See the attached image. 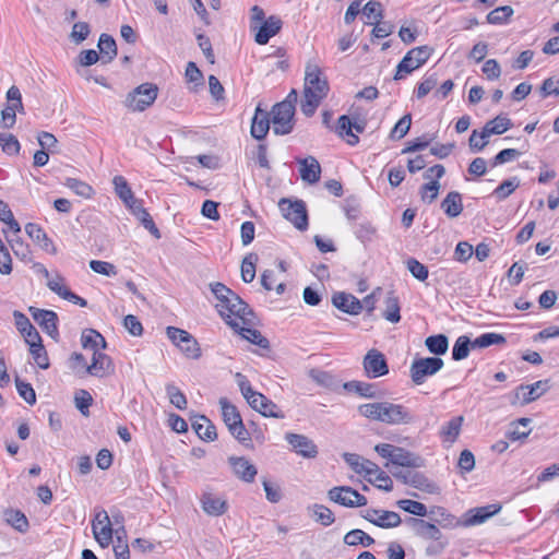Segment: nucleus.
Returning a JSON list of instances; mask_svg holds the SVG:
<instances>
[{
  "instance_id": "1",
  "label": "nucleus",
  "mask_w": 559,
  "mask_h": 559,
  "mask_svg": "<svg viewBox=\"0 0 559 559\" xmlns=\"http://www.w3.org/2000/svg\"><path fill=\"white\" fill-rule=\"evenodd\" d=\"M211 292L217 299L216 308L225 322L236 329L239 326V321L243 325L254 324V313L237 294L228 288L223 283L216 282L210 284Z\"/></svg>"
},
{
  "instance_id": "2",
  "label": "nucleus",
  "mask_w": 559,
  "mask_h": 559,
  "mask_svg": "<svg viewBox=\"0 0 559 559\" xmlns=\"http://www.w3.org/2000/svg\"><path fill=\"white\" fill-rule=\"evenodd\" d=\"M329 92V83L316 63L308 62L305 70L304 99L301 111L311 117Z\"/></svg>"
},
{
  "instance_id": "3",
  "label": "nucleus",
  "mask_w": 559,
  "mask_h": 559,
  "mask_svg": "<svg viewBox=\"0 0 559 559\" xmlns=\"http://www.w3.org/2000/svg\"><path fill=\"white\" fill-rule=\"evenodd\" d=\"M358 412L366 418L386 425H408L414 421V415L407 407L391 402L362 404Z\"/></svg>"
},
{
  "instance_id": "4",
  "label": "nucleus",
  "mask_w": 559,
  "mask_h": 559,
  "mask_svg": "<svg viewBox=\"0 0 559 559\" xmlns=\"http://www.w3.org/2000/svg\"><path fill=\"white\" fill-rule=\"evenodd\" d=\"M235 377L242 396L254 411L259 412L264 417H285V415L280 411L278 406L274 402H272L262 393L257 392L252 389L246 376H243L240 372H237Z\"/></svg>"
},
{
  "instance_id": "5",
  "label": "nucleus",
  "mask_w": 559,
  "mask_h": 559,
  "mask_svg": "<svg viewBox=\"0 0 559 559\" xmlns=\"http://www.w3.org/2000/svg\"><path fill=\"white\" fill-rule=\"evenodd\" d=\"M222 408V417L228 431L236 438L240 443L248 445L246 442L250 441V435L248 429L245 427L242 418L237 407L230 404L227 399L222 397L219 400Z\"/></svg>"
},
{
  "instance_id": "6",
  "label": "nucleus",
  "mask_w": 559,
  "mask_h": 559,
  "mask_svg": "<svg viewBox=\"0 0 559 559\" xmlns=\"http://www.w3.org/2000/svg\"><path fill=\"white\" fill-rule=\"evenodd\" d=\"M157 94L158 87L155 84L143 83L127 95L124 106L132 111H144L154 104Z\"/></svg>"
},
{
  "instance_id": "7",
  "label": "nucleus",
  "mask_w": 559,
  "mask_h": 559,
  "mask_svg": "<svg viewBox=\"0 0 559 559\" xmlns=\"http://www.w3.org/2000/svg\"><path fill=\"white\" fill-rule=\"evenodd\" d=\"M272 129L277 135L289 134L294 129L295 106L292 100H283L272 108Z\"/></svg>"
},
{
  "instance_id": "8",
  "label": "nucleus",
  "mask_w": 559,
  "mask_h": 559,
  "mask_svg": "<svg viewBox=\"0 0 559 559\" xmlns=\"http://www.w3.org/2000/svg\"><path fill=\"white\" fill-rule=\"evenodd\" d=\"M432 49L429 46H419L411 49L396 67L394 80L399 81L411 74L427 62Z\"/></svg>"
},
{
  "instance_id": "9",
  "label": "nucleus",
  "mask_w": 559,
  "mask_h": 559,
  "mask_svg": "<svg viewBox=\"0 0 559 559\" xmlns=\"http://www.w3.org/2000/svg\"><path fill=\"white\" fill-rule=\"evenodd\" d=\"M443 365L444 362L440 357L416 358L409 368L411 379L415 384L420 385L426 381L427 377L439 372Z\"/></svg>"
},
{
  "instance_id": "10",
  "label": "nucleus",
  "mask_w": 559,
  "mask_h": 559,
  "mask_svg": "<svg viewBox=\"0 0 559 559\" xmlns=\"http://www.w3.org/2000/svg\"><path fill=\"white\" fill-rule=\"evenodd\" d=\"M166 334L188 358L197 359L201 356L199 344L189 332L179 328L167 326Z\"/></svg>"
},
{
  "instance_id": "11",
  "label": "nucleus",
  "mask_w": 559,
  "mask_h": 559,
  "mask_svg": "<svg viewBox=\"0 0 559 559\" xmlns=\"http://www.w3.org/2000/svg\"><path fill=\"white\" fill-rule=\"evenodd\" d=\"M283 216L292 222L299 230L308 227V214L304 201H289L282 199L278 203Z\"/></svg>"
},
{
  "instance_id": "12",
  "label": "nucleus",
  "mask_w": 559,
  "mask_h": 559,
  "mask_svg": "<svg viewBox=\"0 0 559 559\" xmlns=\"http://www.w3.org/2000/svg\"><path fill=\"white\" fill-rule=\"evenodd\" d=\"M362 368L368 379H377L389 373V365L384 354L376 348L367 352L362 359Z\"/></svg>"
},
{
  "instance_id": "13",
  "label": "nucleus",
  "mask_w": 559,
  "mask_h": 559,
  "mask_svg": "<svg viewBox=\"0 0 559 559\" xmlns=\"http://www.w3.org/2000/svg\"><path fill=\"white\" fill-rule=\"evenodd\" d=\"M328 497L331 501L347 508L367 504V498L349 486L333 487L329 490Z\"/></svg>"
},
{
  "instance_id": "14",
  "label": "nucleus",
  "mask_w": 559,
  "mask_h": 559,
  "mask_svg": "<svg viewBox=\"0 0 559 559\" xmlns=\"http://www.w3.org/2000/svg\"><path fill=\"white\" fill-rule=\"evenodd\" d=\"M392 475L402 480L404 484L409 485L416 489L423 490L427 493H435L438 487L435 483L430 481L424 474L413 471H402L397 468L391 469Z\"/></svg>"
},
{
  "instance_id": "15",
  "label": "nucleus",
  "mask_w": 559,
  "mask_h": 559,
  "mask_svg": "<svg viewBox=\"0 0 559 559\" xmlns=\"http://www.w3.org/2000/svg\"><path fill=\"white\" fill-rule=\"evenodd\" d=\"M365 128L366 121L364 119L354 118L352 120L348 116L343 115L337 120L335 132L343 139L347 138V143L354 146L359 142V138L353 132V130L357 133H362Z\"/></svg>"
},
{
  "instance_id": "16",
  "label": "nucleus",
  "mask_w": 559,
  "mask_h": 559,
  "mask_svg": "<svg viewBox=\"0 0 559 559\" xmlns=\"http://www.w3.org/2000/svg\"><path fill=\"white\" fill-rule=\"evenodd\" d=\"M28 311L35 322L46 332L50 337L57 340L59 336L58 330V316L52 310H45L35 307H29Z\"/></svg>"
},
{
  "instance_id": "17",
  "label": "nucleus",
  "mask_w": 559,
  "mask_h": 559,
  "mask_svg": "<svg viewBox=\"0 0 559 559\" xmlns=\"http://www.w3.org/2000/svg\"><path fill=\"white\" fill-rule=\"evenodd\" d=\"M93 535L96 542L102 547H107L112 540V527L105 510H100L96 513L92 522Z\"/></svg>"
},
{
  "instance_id": "18",
  "label": "nucleus",
  "mask_w": 559,
  "mask_h": 559,
  "mask_svg": "<svg viewBox=\"0 0 559 559\" xmlns=\"http://www.w3.org/2000/svg\"><path fill=\"white\" fill-rule=\"evenodd\" d=\"M549 380H539L532 384H521L516 388V399L521 400L523 405L530 404L549 390Z\"/></svg>"
},
{
  "instance_id": "19",
  "label": "nucleus",
  "mask_w": 559,
  "mask_h": 559,
  "mask_svg": "<svg viewBox=\"0 0 559 559\" xmlns=\"http://www.w3.org/2000/svg\"><path fill=\"white\" fill-rule=\"evenodd\" d=\"M285 439L297 454L307 459H313L317 456L318 448L307 436L288 432L285 435Z\"/></svg>"
},
{
  "instance_id": "20",
  "label": "nucleus",
  "mask_w": 559,
  "mask_h": 559,
  "mask_svg": "<svg viewBox=\"0 0 559 559\" xmlns=\"http://www.w3.org/2000/svg\"><path fill=\"white\" fill-rule=\"evenodd\" d=\"M405 523L420 538L429 540H439L441 538L440 530L432 523L418 518H407Z\"/></svg>"
},
{
  "instance_id": "21",
  "label": "nucleus",
  "mask_w": 559,
  "mask_h": 559,
  "mask_svg": "<svg viewBox=\"0 0 559 559\" xmlns=\"http://www.w3.org/2000/svg\"><path fill=\"white\" fill-rule=\"evenodd\" d=\"M228 462L234 474L246 483H252L258 474L257 467L245 456H230Z\"/></svg>"
},
{
  "instance_id": "22",
  "label": "nucleus",
  "mask_w": 559,
  "mask_h": 559,
  "mask_svg": "<svg viewBox=\"0 0 559 559\" xmlns=\"http://www.w3.org/2000/svg\"><path fill=\"white\" fill-rule=\"evenodd\" d=\"M282 25L283 22L278 16H269L259 27H257L254 40L259 45H266L270 38L281 31Z\"/></svg>"
},
{
  "instance_id": "23",
  "label": "nucleus",
  "mask_w": 559,
  "mask_h": 559,
  "mask_svg": "<svg viewBox=\"0 0 559 559\" xmlns=\"http://www.w3.org/2000/svg\"><path fill=\"white\" fill-rule=\"evenodd\" d=\"M201 507L210 516H221L228 510L227 501L212 492L203 493L201 498Z\"/></svg>"
},
{
  "instance_id": "24",
  "label": "nucleus",
  "mask_w": 559,
  "mask_h": 559,
  "mask_svg": "<svg viewBox=\"0 0 559 559\" xmlns=\"http://www.w3.org/2000/svg\"><path fill=\"white\" fill-rule=\"evenodd\" d=\"M332 304L337 309L348 314H358L362 310V304L352 294L336 293L332 297Z\"/></svg>"
},
{
  "instance_id": "25",
  "label": "nucleus",
  "mask_w": 559,
  "mask_h": 559,
  "mask_svg": "<svg viewBox=\"0 0 559 559\" xmlns=\"http://www.w3.org/2000/svg\"><path fill=\"white\" fill-rule=\"evenodd\" d=\"M114 371V365L111 358L99 352L93 353L92 364L86 367V373L94 377H104Z\"/></svg>"
},
{
  "instance_id": "26",
  "label": "nucleus",
  "mask_w": 559,
  "mask_h": 559,
  "mask_svg": "<svg viewBox=\"0 0 559 559\" xmlns=\"http://www.w3.org/2000/svg\"><path fill=\"white\" fill-rule=\"evenodd\" d=\"M25 231L28 237L37 243L43 250L50 254H56L57 249L52 240L47 236L45 230L37 224L28 223L25 225Z\"/></svg>"
},
{
  "instance_id": "27",
  "label": "nucleus",
  "mask_w": 559,
  "mask_h": 559,
  "mask_svg": "<svg viewBox=\"0 0 559 559\" xmlns=\"http://www.w3.org/2000/svg\"><path fill=\"white\" fill-rule=\"evenodd\" d=\"M300 165V177L304 181L313 185L320 180L321 166L313 156L297 159Z\"/></svg>"
},
{
  "instance_id": "28",
  "label": "nucleus",
  "mask_w": 559,
  "mask_h": 559,
  "mask_svg": "<svg viewBox=\"0 0 559 559\" xmlns=\"http://www.w3.org/2000/svg\"><path fill=\"white\" fill-rule=\"evenodd\" d=\"M192 428L200 439L204 441H214L217 438L214 424L204 415H194L191 417Z\"/></svg>"
},
{
  "instance_id": "29",
  "label": "nucleus",
  "mask_w": 559,
  "mask_h": 559,
  "mask_svg": "<svg viewBox=\"0 0 559 559\" xmlns=\"http://www.w3.org/2000/svg\"><path fill=\"white\" fill-rule=\"evenodd\" d=\"M392 465L419 468L425 465V460L411 451L396 447L393 454Z\"/></svg>"
},
{
  "instance_id": "30",
  "label": "nucleus",
  "mask_w": 559,
  "mask_h": 559,
  "mask_svg": "<svg viewBox=\"0 0 559 559\" xmlns=\"http://www.w3.org/2000/svg\"><path fill=\"white\" fill-rule=\"evenodd\" d=\"M343 459L357 474H364L367 477L372 476L373 472H378V465L376 463L365 460L358 454L344 453Z\"/></svg>"
},
{
  "instance_id": "31",
  "label": "nucleus",
  "mask_w": 559,
  "mask_h": 559,
  "mask_svg": "<svg viewBox=\"0 0 559 559\" xmlns=\"http://www.w3.org/2000/svg\"><path fill=\"white\" fill-rule=\"evenodd\" d=\"M270 114L259 106L255 109L251 123V135L257 140H263L270 130Z\"/></svg>"
},
{
  "instance_id": "32",
  "label": "nucleus",
  "mask_w": 559,
  "mask_h": 559,
  "mask_svg": "<svg viewBox=\"0 0 559 559\" xmlns=\"http://www.w3.org/2000/svg\"><path fill=\"white\" fill-rule=\"evenodd\" d=\"M500 510V504H488L473 509L468 512L471 515L465 520V525L473 526L481 524L492 515L497 514Z\"/></svg>"
},
{
  "instance_id": "33",
  "label": "nucleus",
  "mask_w": 559,
  "mask_h": 559,
  "mask_svg": "<svg viewBox=\"0 0 559 559\" xmlns=\"http://www.w3.org/2000/svg\"><path fill=\"white\" fill-rule=\"evenodd\" d=\"M512 126L511 119L503 116H497L489 120L483 128L479 138L487 139L492 134H502L508 131Z\"/></svg>"
},
{
  "instance_id": "34",
  "label": "nucleus",
  "mask_w": 559,
  "mask_h": 559,
  "mask_svg": "<svg viewBox=\"0 0 559 559\" xmlns=\"http://www.w3.org/2000/svg\"><path fill=\"white\" fill-rule=\"evenodd\" d=\"M441 209L443 210L444 214L450 217L454 218L457 217L462 211H463V202H462V195L457 191H451L449 192L443 201L441 202Z\"/></svg>"
},
{
  "instance_id": "35",
  "label": "nucleus",
  "mask_w": 559,
  "mask_h": 559,
  "mask_svg": "<svg viewBox=\"0 0 559 559\" xmlns=\"http://www.w3.org/2000/svg\"><path fill=\"white\" fill-rule=\"evenodd\" d=\"M239 326L234 329L235 331L239 332L240 335L246 338L247 341H249L250 343L259 346L260 348H263V349H269L270 348V342L266 337H264L260 331L255 330V329H251L250 326L251 325H243L241 323V321H239Z\"/></svg>"
},
{
  "instance_id": "36",
  "label": "nucleus",
  "mask_w": 559,
  "mask_h": 559,
  "mask_svg": "<svg viewBox=\"0 0 559 559\" xmlns=\"http://www.w3.org/2000/svg\"><path fill=\"white\" fill-rule=\"evenodd\" d=\"M97 47L104 63L111 62L117 56V44L112 36L103 33L99 36Z\"/></svg>"
},
{
  "instance_id": "37",
  "label": "nucleus",
  "mask_w": 559,
  "mask_h": 559,
  "mask_svg": "<svg viewBox=\"0 0 559 559\" xmlns=\"http://www.w3.org/2000/svg\"><path fill=\"white\" fill-rule=\"evenodd\" d=\"M384 310H383V318L388 320L391 323H397L401 320V307H400V300L394 295L393 292L388 293L385 299H384Z\"/></svg>"
},
{
  "instance_id": "38",
  "label": "nucleus",
  "mask_w": 559,
  "mask_h": 559,
  "mask_svg": "<svg viewBox=\"0 0 559 559\" xmlns=\"http://www.w3.org/2000/svg\"><path fill=\"white\" fill-rule=\"evenodd\" d=\"M343 388L348 391L358 394L361 397L373 399L377 396L376 385L364 381H348L343 384Z\"/></svg>"
},
{
  "instance_id": "39",
  "label": "nucleus",
  "mask_w": 559,
  "mask_h": 559,
  "mask_svg": "<svg viewBox=\"0 0 559 559\" xmlns=\"http://www.w3.org/2000/svg\"><path fill=\"white\" fill-rule=\"evenodd\" d=\"M425 345L431 354L440 356L448 352L449 340L444 334L431 335L425 340Z\"/></svg>"
},
{
  "instance_id": "40",
  "label": "nucleus",
  "mask_w": 559,
  "mask_h": 559,
  "mask_svg": "<svg viewBox=\"0 0 559 559\" xmlns=\"http://www.w3.org/2000/svg\"><path fill=\"white\" fill-rule=\"evenodd\" d=\"M463 420V416H456L442 426L440 435L444 441L452 443L456 440L460 435Z\"/></svg>"
},
{
  "instance_id": "41",
  "label": "nucleus",
  "mask_w": 559,
  "mask_h": 559,
  "mask_svg": "<svg viewBox=\"0 0 559 559\" xmlns=\"http://www.w3.org/2000/svg\"><path fill=\"white\" fill-rule=\"evenodd\" d=\"M402 520L399 513L394 511L379 510L373 524L382 528H393L401 524Z\"/></svg>"
},
{
  "instance_id": "42",
  "label": "nucleus",
  "mask_w": 559,
  "mask_h": 559,
  "mask_svg": "<svg viewBox=\"0 0 559 559\" xmlns=\"http://www.w3.org/2000/svg\"><path fill=\"white\" fill-rule=\"evenodd\" d=\"M344 543L348 546L362 545L364 547H369L374 543V539L364 531L356 528L344 536Z\"/></svg>"
},
{
  "instance_id": "43",
  "label": "nucleus",
  "mask_w": 559,
  "mask_h": 559,
  "mask_svg": "<svg viewBox=\"0 0 559 559\" xmlns=\"http://www.w3.org/2000/svg\"><path fill=\"white\" fill-rule=\"evenodd\" d=\"M309 510L312 511L313 520L323 526H329L335 521L334 513L323 504L316 503Z\"/></svg>"
},
{
  "instance_id": "44",
  "label": "nucleus",
  "mask_w": 559,
  "mask_h": 559,
  "mask_svg": "<svg viewBox=\"0 0 559 559\" xmlns=\"http://www.w3.org/2000/svg\"><path fill=\"white\" fill-rule=\"evenodd\" d=\"M82 346L85 349H92L93 352L98 350L100 345L103 348L106 347V341L100 333L95 330H88L82 334L81 337Z\"/></svg>"
},
{
  "instance_id": "45",
  "label": "nucleus",
  "mask_w": 559,
  "mask_h": 559,
  "mask_svg": "<svg viewBox=\"0 0 559 559\" xmlns=\"http://www.w3.org/2000/svg\"><path fill=\"white\" fill-rule=\"evenodd\" d=\"M507 342L506 337L502 334L488 332L477 336L473 341V348H486L491 345H500Z\"/></svg>"
},
{
  "instance_id": "46",
  "label": "nucleus",
  "mask_w": 559,
  "mask_h": 559,
  "mask_svg": "<svg viewBox=\"0 0 559 559\" xmlns=\"http://www.w3.org/2000/svg\"><path fill=\"white\" fill-rule=\"evenodd\" d=\"M471 348H473V341L466 335L459 336L452 348V358L457 361L465 359Z\"/></svg>"
},
{
  "instance_id": "47",
  "label": "nucleus",
  "mask_w": 559,
  "mask_h": 559,
  "mask_svg": "<svg viewBox=\"0 0 559 559\" xmlns=\"http://www.w3.org/2000/svg\"><path fill=\"white\" fill-rule=\"evenodd\" d=\"M258 255L255 253H249L246 255L241 263V278L245 283H251L255 277V262Z\"/></svg>"
},
{
  "instance_id": "48",
  "label": "nucleus",
  "mask_w": 559,
  "mask_h": 559,
  "mask_svg": "<svg viewBox=\"0 0 559 559\" xmlns=\"http://www.w3.org/2000/svg\"><path fill=\"white\" fill-rule=\"evenodd\" d=\"M513 13L514 11L510 5L498 7L488 13L487 22L493 25L503 24Z\"/></svg>"
},
{
  "instance_id": "49",
  "label": "nucleus",
  "mask_w": 559,
  "mask_h": 559,
  "mask_svg": "<svg viewBox=\"0 0 559 559\" xmlns=\"http://www.w3.org/2000/svg\"><path fill=\"white\" fill-rule=\"evenodd\" d=\"M64 186L71 189L75 194L83 198H91L93 193L92 187L76 178H67L64 181Z\"/></svg>"
},
{
  "instance_id": "50",
  "label": "nucleus",
  "mask_w": 559,
  "mask_h": 559,
  "mask_svg": "<svg viewBox=\"0 0 559 559\" xmlns=\"http://www.w3.org/2000/svg\"><path fill=\"white\" fill-rule=\"evenodd\" d=\"M520 186V180L518 177H512L502 181L495 190L493 195H496L499 200L507 199L518 187Z\"/></svg>"
},
{
  "instance_id": "51",
  "label": "nucleus",
  "mask_w": 559,
  "mask_h": 559,
  "mask_svg": "<svg viewBox=\"0 0 559 559\" xmlns=\"http://www.w3.org/2000/svg\"><path fill=\"white\" fill-rule=\"evenodd\" d=\"M399 508L404 510L405 512H408L416 516H426L427 515V507L418 501L411 500V499H403L397 501Z\"/></svg>"
},
{
  "instance_id": "52",
  "label": "nucleus",
  "mask_w": 559,
  "mask_h": 559,
  "mask_svg": "<svg viewBox=\"0 0 559 559\" xmlns=\"http://www.w3.org/2000/svg\"><path fill=\"white\" fill-rule=\"evenodd\" d=\"M411 124H412V116L411 114H406L404 115L394 126V128L392 129L391 133H390V138L392 140H401L402 138H404L409 129H411Z\"/></svg>"
},
{
  "instance_id": "53",
  "label": "nucleus",
  "mask_w": 559,
  "mask_h": 559,
  "mask_svg": "<svg viewBox=\"0 0 559 559\" xmlns=\"http://www.w3.org/2000/svg\"><path fill=\"white\" fill-rule=\"evenodd\" d=\"M166 393L169 397V402L178 409H185L187 407V397L179 388L174 384L166 385Z\"/></svg>"
},
{
  "instance_id": "54",
  "label": "nucleus",
  "mask_w": 559,
  "mask_h": 559,
  "mask_svg": "<svg viewBox=\"0 0 559 559\" xmlns=\"http://www.w3.org/2000/svg\"><path fill=\"white\" fill-rule=\"evenodd\" d=\"M374 478L368 476V481L376 485L379 489L384 490L386 492L392 491L393 481L391 477L383 471L378 467V472H373Z\"/></svg>"
},
{
  "instance_id": "55",
  "label": "nucleus",
  "mask_w": 559,
  "mask_h": 559,
  "mask_svg": "<svg viewBox=\"0 0 559 559\" xmlns=\"http://www.w3.org/2000/svg\"><path fill=\"white\" fill-rule=\"evenodd\" d=\"M91 33V27L86 22L74 23L72 31L69 35L70 40L79 45L84 41Z\"/></svg>"
},
{
  "instance_id": "56",
  "label": "nucleus",
  "mask_w": 559,
  "mask_h": 559,
  "mask_svg": "<svg viewBox=\"0 0 559 559\" xmlns=\"http://www.w3.org/2000/svg\"><path fill=\"white\" fill-rule=\"evenodd\" d=\"M7 521L19 532H25L28 528L27 518L17 510H11L7 512Z\"/></svg>"
},
{
  "instance_id": "57",
  "label": "nucleus",
  "mask_w": 559,
  "mask_h": 559,
  "mask_svg": "<svg viewBox=\"0 0 559 559\" xmlns=\"http://www.w3.org/2000/svg\"><path fill=\"white\" fill-rule=\"evenodd\" d=\"M0 145L8 155H15L20 152V142L13 134L0 133Z\"/></svg>"
},
{
  "instance_id": "58",
  "label": "nucleus",
  "mask_w": 559,
  "mask_h": 559,
  "mask_svg": "<svg viewBox=\"0 0 559 559\" xmlns=\"http://www.w3.org/2000/svg\"><path fill=\"white\" fill-rule=\"evenodd\" d=\"M116 193L119 195V198L124 202L129 203L130 199H132L134 195L127 182V180L122 176H116L112 180Z\"/></svg>"
},
{
  "instance_id": "59",
  "label": "nucleus",
  "mask_w": 559,
  "mask_h": 559,
  "mask_svg": "<svg viewBox=\"0 0 559 559\" xmlns=\"http://www.w3.org/2000/svg\"><path fill=\"white\" fill-rule=\"evenodd\" d=\"M440 189V182L438 180H432L428 183H425L420 188V197L423 202L432 203L437 198Z\"/></svg>"
},
{
  "instance_id": "60",
  "label": "nucleus",
  "mask_w": 559,
  "mask_h": 559,
  "mask_svg": "<svg viewBox=\"0 0 559 559\" xmlns=\"http://www.w3.org/2000/svg\"><path fill=\"white\" fill-rule=\"evenodd\" d=\"M362 14L370 20V22H380L383 17L381 3L374 0L367 2L362 8Z\"/></svg>"
},
{
  "instance_id": "61",
  "label": "nucleus",
  "mask_w": 559,
  "mask_h": 559,
  "mask_svg": "<svg viewBox=\"0 0 559 559\" xmlns=\"http://www.w3.org/2000/svg\"><path fill=\"white\" fill-rule=\"evenodd\" d=\"M406 264H407V270L418 281L424 282L428 278V275H429L428 267L426 265H424L423 263H420L419 261H417L416 259H414V258L408 259Z\"/></svg>"
},
{
  "instance_id": "62",
  "label": "nucleus",
  "mask_w": 559,
  "mask_h": 559,
  "mask_svg": "<svg viewBox=\"0 0 559 559\" xmlns=\"http://www.w3.org/2000/svg\"><path fill=\"white\" fill-rule=\"evenodd\" d=\"M15 385H16V390H17L20 396L26 403H28L29 405L35 404V402H36V394H35V391H34L33 386L29 383L24 382L21 379L16 378L15 379Z\"/></svg>"
},
{
  "instance_id": "63",
  "label": "nucleus",
  "mask_w": 559,
  "mask_h": 559,
  "mask_svg": "<svg viewBox=\"0 0 559 559\" xmlns=\"http://www.w3.org/2000/svg\"><path fill=\"white\" fill-rule=\"evenodd\" d=\"M521 156V152L515 148H504L500 151L491 160V166L496 167L498 165L512 162Z\"/></svg>"
},
{
  "instance_id": "64",
  "label": "nucleus",
  "mask_w": 559,
  "mask_h": 559,
  "mask_svg": "<svg viewBox=\"0 0 559 559\" xmlns=\"http://www.w3.org/2000/svg\"><path fill=\"white\" fill-rule=\"evenodd\" d=\"M90 267L98 274L106 276H115L117 274L116 266L106 261L92 260L90 262Z\"/></svg>"
}]
</instances>
